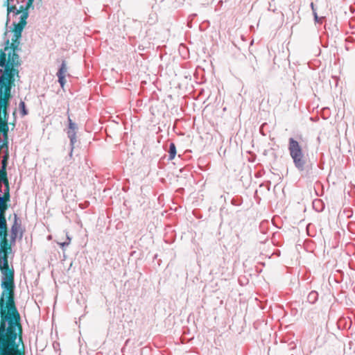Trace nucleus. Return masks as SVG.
Listing matches in <instances>:
<instances>
[{
	"label": "nucleus",
	"instance_id": "f257e3e1",
	"mask_svg": "<svg viewBox=\"0 0 355 355\" xmlns=\"http://www.w3.org/2000/svg\"><path fill=\"white\" fill-rule=\"evenodd\" d=\"M28 13L24 12L20 21L14 24L12 29L13 37L12 42L7 40L3 49L0 51V91L11 93V89L15 86V78H19V67L21 61L17 51L21 33L26 24Z\"/></svg>",
	"mask_w": 355,
	"mask_h": 355
},
{
	"label": "nucleus",
	"instance_id": "f03ea898",
	"mask_svg": "<svg viewBox=\"0 0 355 355\" xmlns=\"http://www.w3.org/2000/svg\"><path fill=\"white\" fill-rule=\"evenodd\" d=\"M19 313L11 309L0 313V355H25Z\"/></svg>",
	"mask_w": 355,
	"mask_h": 355
},
{
	"label": "nucleus",
	"instance_id": "7ed1b4c3",
	"mask_svg": "<svg viewBox=\"0 0 355 355\" xmlns=\"http://www.w3.org/2000/svg\"><path fill=\"white\" fill-rule=\"evenodd\" d=\"M10 232V240L8 239V243L10 245V249H12V245L15 242L16 239L17 237L21 239L23 236L21 222L17 214L14 215V221ZM12 252V250L7 256V268H0L1 273V286L2 288L0 297V313L2 311L6 313L10 309H15L16 313L19 312L15 301V270L12 266H10L8 263V257Z\"/></svg>",
	"mask_w": 355,
	"mask_h": 355
},
{
	"label": "nucleus",
	"instance_id": "20e7f679",
	"mask_svg": "<svg viewBox=\"0 0 355 355\" xmlns=\"http://www.w3.org/2000/svg\"><path fill=\"white\" fill-rule=\"evenodd\" d=\"M8 155L6 153L2 157L0 168V266L7 268V256L11 252L10 245L8 243V227L6 211L10 201V183L6 171Z\"/></svg>",
	"mask_w": 355,
	"mask_h": 355
},
{
	"label": "nucleus",
	"instance_id": "39448f33",
	"mask_svg": "<svg viewBox=\"0 0 355 355\" xmlns=\"http://www.w3.org/2000/svg\"><path fill=\"white\" fill-rule=\"evenodd\" d=\"M288 150L291 157L293 159L295 166L300 171H303L306 159L303 154L302 149L298 141L293 138L289 139Z\"/></svg>",
	"mask_w": 355,
	"mask_h": 355
},
{
	"label": "nucleus",
	"instance_id": "423d86ee",
	"mask_svg": "<svg viewBox=\"0 0 355 355\" xmlns=\"http://www.w3.org/2000/svg\"><path fill=\"white\" fill-rule=\"evenodd\" d=\"M67 73V68L65 63V61H62L61 67L57 73V76L58 77V81L62 87H64L65 84V76Z\"/></svg>",
	"mask_w": 355,
	"mask_h": 355
},
{
	"label": "nucleus",
	"instance_id": "0eeeda50",
	"mask_svg": "<svg viewBox=\"0 0 355 355\" xmlns=\"http://www.w3.org/2000/svg\"><path fill=\"white\" fill-rule=\"evenodd\" d=\"M76 125L72 122L71 119L69 117V130L67 132L68 137L70 138L71 141L73 143L76 139Z\"/></svg>",
	"mask_w": 355,
	"mask_h": 355
},
{
	"label": "nucleus",
	"instance_id": "6e6552de",
	"mask_svg": "<svg viewBox=\"0 0 355 355\" xmlns=\"http://www.w3.org/2000/svg\"><path fill=\"white\" fill-rule=\"evenodd\" d=\"M6 6L7 7L8 15L11 12H15L16 15H19L24 10V9H25L23 6H21L19 10L17 9L15 6H11L10 4Z\"/></svg>",
	"mask_w": 355,
	"mask_h": 355
},
{
	"label": "nucleus",
	"instance_id": "1a4fd4ad",
	"mask_svg": "<svg viewBox=\"0 0 355 355\" xmlns=\"http://www.w3.org/2000/svg\"><path fill=\"white\" fill-rule=\"evenodd\" d=\"M169 159L172 160L175 158L176 155V146L174 143H171L169 146Z\"/></svg>",
	"mask_w": 355,
	"mask_h": 355
},
{
	"label": "nucleus",
	"instance_id": "9d476101",
	"mask_svg": "<svg viewBox=\"0 0 355 355\" xmlns=\"http://www.w3.org/2000/svg\"><path fill=\"white\" fill-rule=\"evenodd\" d=\"M19 108L20 110L21 115L24 116L28 114V110L26 108V104L24 101H21L19 104Z\"/></svg>",
	"mask_w": 355,
	"mask_h": 355
},
{
	"label": "nucleus",
	"instance_id": "9b49d317",
	"mask_svg": "<svg viewBox=\"0 0 355 355\" xmlns=\"http://www.w3.org/2000/svg\"><path fill=\"white\" fill-rule=\"evenodd\" d=\"M34 0H28L25 9H28L33 4Z\"/></svg>",
	"mask_w": 355,
	"mask_h": 355
},
{
	"label": "nucleus",
	"instance_id": "f8f14e48",
	"mask_svg": "<svg viewBox=\"0 0 355 355\" xmlns=\"http://www.w3.org/2000/svg\"><path fill=\"white\" fill-rule=\"evenodd\" d=\"M317 295H318V293L315 291H313V292L310 293L309 297L314 298V300H315Z\"/></svg>",
	"mask_w": 355,
	"mask_h": 355
},
{
	"label": "nucleus",
	"instance_id": "ddd939ff",
	"mask_svg": "<svg viewBox=\"0 0 355 355\" xmlns=\"http://www.w3.org/2000/svg\"><path fill=\"white\" fill-rule=\"evenodd\" d=\"M13 0H6V1L4 2V6H8V4H10L11 2H12Z\"/></svg>",
	"mask_w": 355,
	"mask_h": 355
}]
</instances>
